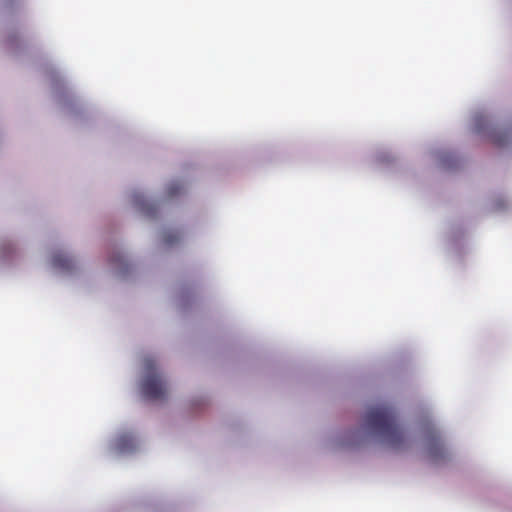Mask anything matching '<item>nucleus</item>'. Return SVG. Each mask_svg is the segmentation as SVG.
Returning a JSON list of instances; mask_svg holds the SVG:
<instances>
[{
  "label": "nucleus",
  "mask_w": 512,
  "mask_h": 512,
  "mask_svg": "<svg viewBox=\"0 0 512 512\" xmlns=\"http://www.w3.org/2000/svg\"><path fill=\"white\" fill-rule=\"evenodd\" d=\"M367 437L374 443L391 449H399L405 442V431L397 423L398 418H366Z\"/></svg>",
  "instance_id": "f257e3e1"
},
{
  "label": "nucleus",
  "mask_w": 512,
  "mask_h": 512,
  "mask_svg": "<svg viewBox=\"0 0 512 512\" xmlns=\"http://www.w3.org/2000/svg\"><path fill=\"white\" fill-rule=\"evenodd\" d=\"M142 396L149 401H164L169 394V386L157 371L152 360L146 361V374L140 383Z\"/></svg>",
  "instance_id": "f03ea898"
},
{
  "label": "nucleus",
  "mask_w": 512,
  "mask_h": 512,
  "mask_svg": "<svg viewBox=\"0 0 512 512\" xmlns=\"http://www.w3.org/2000/svg\"><path fill=\"white\" fill-rule=\"evenodd\" d=\"M425 444L428 457L432 462L439 463L446 458V449L438 431L434 429L429 431L425 438Z\"/></svg>",
  "instance_id": "7ed1b4c3"
},
{
  "label": "nucleus",
  "mask_w": 512,
  "mask_h": 512,
  "mask_svg": "<svg viewBox=\"0 0 512 512\" xmlns=\"http://www.w3.org/2000/svg\"><path fill=\"white\" fill-rule=\"evenodd\" d=\"M116 449L120 453H130L136 450L138 443L132 433L125 432L116 439Z\"/></svg>",
  "instance_id": "20e7f679"
},
{
  "label": "nucleus",
  "mask_w": 512,
  "mask_h": 512,
  "mask_svg": "<svg viewBox=\"0 0 512 512\" xmlns=\"http://www.w3.org/2000/svg\"><path fill=\"white\" fill-rule=\"evenodd\" d=\"M52 264L55 268L70 271L74 267L73 260L62 252H57L52 256Z\"/></svg>",
  "instance_id": "39448f33"
},
{
  "label": "nucleus",
  "mask_w": 512,
  "mask_h": 512,
  "mask_svg": "<svg viewBox=\"0 0 512 512\" xmlns=\"http://www.w3.org/2000/svg\"><path fill=\"white\" fill-rule=\"evenodd\" d=\"M183 187L179 182H173L167 187V194L169 197H174L182 191Z\"/></svg>",
  "instance_id": "423d86ee"
},
{
  "label": "nucleus",
  "mask_w": 512,
  "mask_h": 512,
  "mask_svg": "<svg viewBox=\"0 0 512 512\" xmlns=\"http://www.w3.org/2000/svg\"><path fill=\"white\" fill-rule=\"evenodd\" d=\"M179 239L180 237L178 232H167L164 238L165 243L169 245L177 242Z\"/></svg>",
  "instance_id": "0eeeda50"
},
{
  "label": "nucleus",
  "mask_w": 512,
  "mask_h": 512,
  "mask_svg": "<svg viewBox=\"0 0 512 512\" xmlns=\"http://www.w3.org/2000/svg\"><path fill=\"white\" fill-rule=\"evenodd\" d=\"M366 416L378 417V416H393V415L388 413V412H383V411L376 410V411H370L369 413H367Z\"/></svg>",
  "instance_id": "6e6552de"
},
{
  "label": "nucleus",
  "mask_w": 512,
  "mask_h": 512,
  "mask_svg": "<svg viewBox=\"0 0 512 512\" xmlns=\"http://www.w3.org/2000/svg\"><path fill=\"white\" fill-rule=\"evenodd\" d=\"M111 262L112 263H122L123 262V257L121 255H118L117 257L112 258Z\"/></svg>",
  "instance_id": "1a4fd4ad"
}]
</instances>
